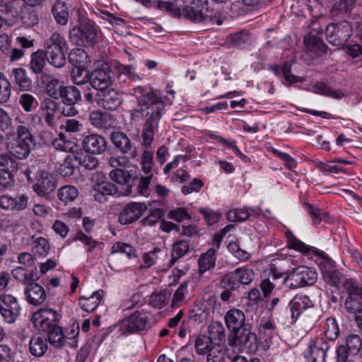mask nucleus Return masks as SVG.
<instances>
[{
    "label": "nucleus",
    "instance_id": "40",
    "mask_svg": "<svg viewBox=\"0 0 362 362\" xmlns=\"http://www.w3.org/2000/svg\"><path fill=\"white\" fill-rule=\"evenodd\" d=\"M47 338L51 345L57 348L62 347L65 344V337L62 328L57 325L47 330Z\"/></svg>",
    "mask_w": 362,
    "mask_h": 362
},
{
    "label": "nucleus",
    "instance_id": "38",
    "mask_svg": "<svg viewBox=\"0 0 362 362\" xmlns=\"http://www.w3.org/2000/svg\"><path fill=\"white\" fill-rule=\"evenodd\" d=\"M78 196V190L73 185H64L60 187L57 192L58 199L64 205L73 202Z\"/></svg>",
    "mask_w": 362,
    "mask_h": 362
},
{
    "label": "nucleus",
    "instance_id": "35",
    "mask_svg": "<svg viewBox=\"0 0 362 362\" xmlns=\"http://www.w3.org/2000/svg\"><path fill=\"white\" fill-rule=\"evenodd\" d=\"M110 179L120 185H125L128 192L132 187V175L128 170L123 169H113L110 173Z\"/></svg>",
    "mask_w": 362,
    "mask_h": 362
},
{
    "label": "nucleus",
    "instance_id": "64",
    "mask_svg": "<svg viewBox=\"0 0 362 362\" xmlns=\"http://www.w3.org/2000/svg\"><path fill=\"white\" fill-rule=\"evenodd\" d=\"M35 103V98L29 93H23L19 97V103L21 105L23 110L27 112L32 110Z\"/></svg>",
    "mask_w": 362,
    "mask_h": 362
},
{
    "label": "nucleus",
    "instance_id": "48",
    "mask_svg": "<svg viewBox=\"0 0 362 362\" xmlns=\"http://www.w3.org/2000/svg\"><path fill=\"white\" fill-rule=\"evenodd\" d=\"M324 332L326 337L329 340L334 341L338 337L339 327L335 318L328 317L327 319Z\"/></svg>",
    "mask_w": 362,
    "mask_h": 362
},
{
    "label": "nucleus",
    "instance_id": "30",
    "mask_svg": "<svg viewBox=\"0 0 362 362\" xmlns=\"http://www.w3.org/2000/svg\"><path fill=\"white\" fill-rule=\"evenodd\" d=\"M36 270V268L25 269L23 267H17L13 269L11 274L15 279L28 285L37 279Z\"/></svg>",
    "mask_w": 362,
    "mask_h": 362
},
{
    "label": "nucleus",
    "instance_id": "21",
    "mask_svg": "<svg viewBox=\"0 0 362 362\" xmlns=\"http://www.w3.org/2000/svg\"><path fill=\"white\" fill-rule=\"evenodd\" d=\"M168 255L165 250L156 247L152 251L144 254L142 258L141 267L144 268H149L155 264H158V267H163V269H168L165 262L168 259Z\"/></svg>",
    "mask_w": 362,
    "mask_h": 362
},
{
    "label": "nucleus",
    "instance_id": "42",
    "mask_svg": "<svg viewBox=\"0 0 362 362\" xmlns=\"http://www.w3.org/2000/svg\"><path fill=\"white\" fill-rule=\"evenodd\" d=\"M288 244L290 248L299 251L307 256L312 257L313 255H316L319 253L315 247L307 245L293 237L288 238Z\"/></svg>",
    "mask_w": 362,
    "mask_h": 362
},
{
    "label": "nucleus",
    "instance_id": "2",
    "mask_svg": "<svg viewBox=\"0 0 362 362\" xmlns=\"http://www.w3.org/2000/svg\"><path fill=\"white\" fill-rule=\"evenodd\" d=\"M144 89L138 87L135 90L138 105L131 110V119L139 122L145 118L144 125L158 128L165 110V103L155 90L143 93Z\"/></svg>",
    "mask_w": 362,
    "mask_h": 362
},
{
    "label": "nucleus",
    "instance_id": "6",
    "mask_svg": "<svg viewBox=\"0 0 362 362\" xmlns=\"http://www.w3.org/2000/svg\"><path fill=\"white\" fill-rule=\"evenodd\" d=\"M316 272L307 267H299L289 273L284 279L283 284L290 289L311 286L317 281Z\"/></svg>",
    "mask_w": 362,
    "mask_h": 362
},
{
    "label": "nucleus",
    "instance_id": "41",
    "mask_svg": "<svg viewBox=\"0 0 362 362\" xmlns=\"http://www.w3.org/2000/svg\"><path fill=\"white\" fill-rule=\"evenodd\" d=\"M320 267L325 281L330 282L334 285L339 282V273L330 262H321Z\"/></svg>",
    "mask_w": 362,
    "mask_h": 362
},
{
    "label": "nucleus",
    "instance_id": "33",
    "mask_svg": "<svg viewBox=\"0 0 362 362\" xmlns=\"http://www.w3.org/2000/svg\"><path fill=\"white\" fill-rule=\"evenodd\" d=\"M69 61L76 67L86 68L90 62L87 52L80 48L71 49L69 54Z\"/></svg>",
    "mask_w": 362,
    "mask_h": 362
},
{
    "label": "nucleus",
    "instance_id": "59",
    "mask_svg": "<svg viewBox=\"0 0 362 362\" xmlns=\"http://www.w3.org/2000/svg\"><path fill=\"white\" fill-rule=\"evenodd\" d=\"M356 3V0H337L333 8L341 13H347L353 9Z\"/></svg>",
    "mask_w": 362,
    "mask_h": 362
},
{
    "label": "nucleus",
    "instance_id": "28",
    "mask_svg": "<svg viewBox=\"0 0 362 362\" xmlns=\"http://www.w3.org/2000/svg\"><path fill=\"white\" fill-rule=\"evenodd\" d=\"M189 251V243L187 240L176 241L173 245L171 259L167 261V268L171 267L180 258L185 256Z\"/></svg>",
    "mask_w": 362,
    "mask_h": 362
},
{
    "label": "nucleus",
    "instance_id": "24",
    "mask_svg": "<svg viewBox=\"0 0 362 362\" xmlns=\"http://www.w3.org/2000/svg\"><path fill=\"white\" fill-rule=\"evenodd\" d=\"M24 293L27 301L33 305H40L46 300L47 296L44 288L33 281L26 285Z\"/></svg>",
    "mask_w": 362,
    "mask_h": 362
},
{
    "label": "nucleus",
    "instance_id": "22",
    "mask_svg": "<svg viewBox=\"0 0 362 362\" xmlns=\"http://www.w3.org/2000/svg\"><path fill=\"white\" fill-rule=\"evenodd\" d=\"M224 321L228 329L233 333L241 329L245 324V315L240 309L232 308L224 316Z\"/></svg>",
    "mask_w": 362,
    "mask_h": 362
},
{
    "label": "nucleus",
    "instance_id": "53",
    "mask_svg": "<svg viewBox=\"0 0 362 362\" xmlns=\"http://www.w3.org/2000/svg\"><path fill=\"white\" fill-rule=\"evenodd\" d=\"M187 293V284L186 283L182 284L173 294L172 306L177 307L183 303L185 301Z\"/></svg>",
    "mask_w": 362,
    "mask_h": 362
},
{
    "label": "nucleus",
    "instance_id": "1",
    "mask_svg": "<svg viewBox=\"0 0 362 362\" xmlns=\"http://www.w3.org/2000/svg\"><path fill=\"white\" fill-rule=\"evenodd\" d=\"M187 0H160L157 6L174 17H183L194 23L221 25L222 21L216 13L209 11L207 0H192L190 4L183 6Z\"/></svg>",
    "mask_w": 362,
    "mask_h": 362
},
{
    "label": "nucleus",
    "instance_id": "13",
    "mask_svg": "<svg viewBox=\"0 0 362 362\" xmlns=\"http://www.w3.org/2000/svg\"><path fill=\"white\" fill-rule=\"evenodd\" d=\"M29 202V197L25 194L12 196L5 194L0 196V208L12 214H18L25 210Z\"/></svg>",
    "mask_w": 362,
    "mask_h": 362
},
{
    "label": "nucleus",
    "instance_id": "25",
    "mask_svg": "<svg viewBox=\"0 0 362 362\" xmlns=\"http://www.w3.org/2000/svg\"><path fill=\"white\" fill-rule=\"evenodd\" d=\"M59 98L66 105H74L81 100V91L74 86H59Z\"/></svg>",
    "mask_w": 362,
    "mask_h": 362
},
{
    "label": "nucleus",
    "instance_id": "60",
    "mask_svg": "<svg viewBox=\"0 0 362 362\" xmlns=\"http://www.w3.org/2000/svg\"><path fill=\"white\" fill-rule=\"evenodd\" d=\"M209 333L214 336V337L221 340L225 337V328L221 322L218 321L212 322L209 326Z\"/></svg>",
    "mask_w": 362,
    "mask_h": 362
},
{
    "label": "nucleus",
    "instance_id": "57",
    "mask_svg": "<svg viewBox=\"0 0 362 362\" xmlns=\"http://www.w3.org/2000/svg\"><path fill=\"white\" fill-rule=\"evenodd\" d=\"M157 128L144 125L141 134L142 146L147 149L151 147V143L154 139L155 129Z\"/></svg>",
    "mask_w": 362,
    "mask_h": 362
},
{
    "label": "nucleus",
    "instance_id": "34",
    "mask_svg": "<svg viewBox=\"0 0 362 362\" xmlns=\"http://www.w3.org/2000/svg\"><path fill=\"white\" fill-rule=\"evenodd\" d=\"M89 120L90 124L98 129L107 128L111 124L112 116L100 111H93L90 113Z\"/></svg>",
    "mask_w": 362,
    "mask_h": 362
},
{
    "label": "nucleus",
    "instance_id": "46",
    "mask_svg": "<svg viewBox=\"0 0 362 362\" xmlns=\"http://www.w3.org/2000/svg\"><path fill=\"white\" fill-rule=\"evenodd\" d=\"M233 272L240 284L248 285L255 278L254 270L248 267H240L235 269Z\"/></svg>",
    "mask_w": 362,
    "mask_h": 362
},
{
    "label": "nucleus",
    "instance_id": "26",
    "mask_svg": "<svg viewBox=\"0 0 362 362\" xmlns=\"http://www.w3.org/2000/svg\"><path fill=\"white\" fill-rule=\"evenodd\" d=\"M48 349L47 339L44 336L34 335L29 341V352L31 355L40 357Z\"/></svg>",
    "mask_w": 362,
    "mask_h": 362
},
{
    "label": "nucleus",
    "instance_id": "16",
    "mask_svg": "<svg viewBox=\"0 0 362 362\" xmlns=\"http://www.w3.org/2000/svg\"><path fill=\"white\" fill-rule=\"evenodd\" d=\"M82 146L86 152L93 155H100L107 149V141L100 134H91L83 139Z\"/></svg>",
    "mask_w": 362,
    "mask_h": 362
},
{
    "label": "nucleus",
    "instance_id": "61",
    "mask_svg": "<svg viewBox=\"0 0 362 362\" xmlns=\"http://www.w3.org/2000/svg\"><path fill=\"white\" fill-rule=\"evenodd\" d=\"M163 212L159 209H156L151 211V213L144 218L141 223L142 226H153L162 217Z\"/></svg>",
    "mask_w": 362,
    "mask_h": 362
},
{
    "label": "nucleus",
    "instance_id": "51",
    "mask_svg": "<svg viewBox=\"0 0 362 362\" xmlns=\"http://www.w3.org/2000/svg\"><path fill=\"white\" fill-rule=\"evenodd\" d=\"M118 252L125 254L129 258L136 256V251L133 246L121 242L115 243L112 247V253Z\"/></svg>",
    "mask_w": 362,
    "mask_h": 362
},
{
    "label": "nucleus",
    "instance_id": "11",
    "mask_svg": "<svg viewBox=\"0 0 362 362\" xmlns=\"http://www.w3.org/2000/svg\"><path fill=\"white\" fill-rule=\"evenodd\" d=\"M57 187V182L53 174L47 171L38 172L33 191L40 197L48 198Z\"/></svg>",
    "mask_w": 362,
    "mask_h": 362
},
{
    "label": "nucleus",
    "instance_id": "10",
    "mask_svg": "<svg viewBox=\"0 0 362 362\" xmlns=\"http://www.w3.org/2000/svg\"><path fill=\"white\" fill-rule=\"evenodd\" d=\"M21 311L20 304L16 297L10 294L0 295V314L5 322H15Z\"/></svg>",
    "mask_w": 362,
    "mask_h": 362
},
{
    "label": "nucleus",
    "instance_id": "55",
    "mask_svg": "<svg viewBox=\"0 0 362 362\" xmlns=\"http://www.w3.org/2000/svg\"><path fill=\"white\" fill-rule=\"evenodd\" d=\"M33 249L40 256H45L49 250V245L47 239L40 237L33 241Z\"/></svg>",
    "mask_w": 362,
    "mask_h": 362
},
{
    "label": "nucleus",
    "instance_id": "44",
    "mask_svg": "<svg viewBox=\"0 0 362 362\" xmlns=\"http://www.w3.org/2000/svg\"><path fill=\"white\" fill-rule=\"evenodd\" d=\"M45 54L43 50L39 49L31 55V60L30 62V69L35 74L42 73L44 66H45Z\"/></svg>",
    "mask_w": 362,
    "mask_h": 362
},
{
    "label": "nucleus",
    "instance_id": "62",
    "mask_svg": "<svg viewBox=\"0 0 362 362\" xmlns=\"http://www.w3.org/2000/svg\"><path fill=\"white\" fill-rule=\"evenodd\" d=\"M63 128L68 133H78L82 130L83 124L76 119H67L64 122Z\"/></svg>",
    "mask_w": 362,
    "mask_h": 362
},
{
    "label": "nucleus",
    "instance_id": "17",
    "mask_svg": "<svg viewBox=\"0 0 362 362\" xmlns=\"http://www.w3.org/2000/svg\"><path fill=\"white\" fill-rule=\"evenodd\" d=\"M327 50V45L321 37L310 33L304 38V52L310 54L311 58L318 57Z\"/></svg>",
    "mask_w": 362,
    "mask_h": 362
},
{
    "label": "nucleus",
    "instance_id": "15",
    "mask_svg": "<svg viewBox=\"0 0 362 362\" xmlns=\"http://www.w3.org/2000/svg\"><path fill=\"white\" fill-rule=\"evenodd\" d=\"M114 78V74L109 67H103L94 70L89 80L92 87L103 92L109 89Z\"/></svg>",
    "mask_w": 362,
    "mask_h": 362
},
{
    "label": "nucleus",
    "instance_id": "29",
    "mask_svg": "<svg viewBox=\"0 0 362 362\" xmlns=\"http://www.w3.org/2000/svg\"><path fill=\"white\" fill-rule=\"evenodd\" d=\"M67 49H47L44 52L47 62L56 68L63 67L66 64L65 52Z\"/></svg>",
    "mask_w": 362,
    "mask_h": 362
},
{
    "label": "nucleus",
    "instance_id": "47",
    "mask_svg": "<svg viewBox=\"0 0 362 362\" xmlns=\"http://www.w3.org/2000/svg\"><path fill=\"white\" fill-rule=\"evenodd\" d=\"M11 95V86L6 76L0 72V103L8 102Z\"/></svg>",
    "mask_w": 362,
    "mask_h": 362
},
{
    "label": "nucleus",
    "instance_id": "52",
    "mask_svg": "<svg viewBox=\"0 0 362 362\" xmlns=\"http://www.w3.org/2000/svg\"><path fill=\"white\" fill-rule=\"evenodd\" d=\"M234 272L224 275L220 281V286L223 288L235 291L239 288L240 284Z\"/></svg>",
    "mask_w": 362,
    "mask_h": 362
},
{
    "label": "nucleus",
    "instance_id": "27",
    "mask_svg": "<svg viewBox=\"0 0 362 362\" xmlns=\"http://www.w3.org/2000/svg\"><path fill=\"white\" fill-rule=\"evenodd\" d=\"M40 79L41 82L45 86L47 95L50 96L52 100L58 99L59 86H61L59 79L56 76L47 73H42Z\"/></svg>",
    "mask_w": 362,
    "mask_h": 362
},
{
    "label": "nucleus",
    "instance_id": "18",
    "mask_svg": "<svg viewBox=\"0 0 362 362\" xmlns=\"http://www.w3.org/2000/svg\"><path fill=\"white\" fill-rule=\"evenodd\" d=\"M98 104L108 110H117L122 102V95L114 88H109L97 94Z\"/></svg>",
    "mask_w": 362,
    "mask_h": 362
},
{
    "label": "nucleus",
    "instance_id": "8",
    "mask_svg": "<svg viewBox=\"0 0 362 362\" xmlns=\"http://www.w3.org/2000/svg\"><path fill=\"white\" fill-rule=\"evenodd\" d=\"M352 34V26L347 21L327 25L325 35L327 41L334 45H343Z\"/></svg>",
    "mask_w": 362,
    "mask_h": 362
},
{
    "label": "nucleus",
    "instance_id": "3",
    "mask_svg": "<svg viewBox=\"0 0 362 362\" xmlns=\"http://www.w3.org/2000/svg\"><path fill=\"white\" fill-rule=\"evenodd\" d=\"M16 134L15 143L11 144V146L6 144L8 152L0 153V167L13 165L15 163L14 158L18 160L27 158L35 146L34 136L24 122L19 121Z\"/></svg>",
    "mask_w": 362,
    "mask_h": 362
},
{
    "label": "nucleus",
    "instance_id": "5",
    "mask_svg": "<svg viewBox=\"0 0 362 362\" xmlns=\"http://www.w3.org/2000/svg\"><path fill=\"white\" fill-rule=\"evenodd\" d=\"M195 352L206 356V362H223L224 354L220 346L214 343L211 337L200 334L194 339Z\"/></svg>",
    "mask_w": 362,
    "mask_h": 362
},
{
    "label": "nucleus",
    "instance_id": "56",
    "mask_svg": "<svg viewBox=\"0 0 362 362\" xmlns=\"http://www.w3.org/2000/svg\"><path fill=\"white\" fill-rule=\"evenodd\" d=\"M168 217L177 222H182L185 220L191 218V216L188 213L187 210L184 207H177L175 209L170 210L168 214Z\"/></svg>",
    "mask_w": 362,
    "mask_h": 362
},
{
    "label": "nucleus",
    "instance_id": "49",
    "mask_svg": "<svg viewBox=\"0 0 362 362\" xmlns=\"http://www.w3.org/2000/svg\"><path fill=\"white\" fill-rule=\"evenodd\" d=\"M362 346V339L358 334H351L346 337V347L349 354L356 355Z\"/></svg>",
    "mask_w": 362,
    "mask_h": 362
},
{
    "label": "nucleus",
    "instance_id": "9",
    "mask_svg": "<svg viewBox=\"0 0 362 362\" xmlns=\"http://www.w3.org/2000/svg\"><path fill=\"white\" fill-rule=\"evenodd\" d=\"M59 314L52 308H41L33 313L32 321L34 327L40 331L46 332L57 326Z\"/></svg>",
    "mask_w": 362,
    "mask_h": 362
},
{
    "label": "nucleus",
    "instance_id": "45",
    "mask_svg": "<svg viewBox=\"0 0 362 362\" xmlns=\"http://www.w3.org/2000/svg\"><path fill=\"white\" fill-rule=\"evenodd\" d=\"M45 50L47 49H68L65 38L58 33H54L46 40L45 43Z\"/></svg>",
    "mask_w": 362,
    "mask_h": 362
},
{
    "label": "nucleus",
    "instance_id": "54",
    "mask_svg": "<svg viewBox=\"0 0 362 362\" xmlns=\"http://www.w3.org/2000/svg\"><path fill=\"white\" fill-rule=\"evenodd\" d=\"M312 91L317 94L328 95L335 98H339L342 96V93H337L335 91L331 90L326 84L320 82L313 86Z\"/></svg>",
    "mask_w": 362,
    "mask_h": 362
},
{
    "label": "nucleus",
    "instance_id": "43",
    "mask_svg": "<svg viewBox=\"0 0 362 362\" xmlns=\"http://www.w3.org/2000/svg\"><path fill=\"white\" fill-rule=\"evenodd\" d=\"M52 13L59 24L64 25L67 23L69 11L64 2L57 1L52 7Z\"/></svg>",
    "mask_w": 362,
    "mask_h": 362
},
{
    "label": "nucleus",
    "instance_id": "12",
    "mask_svg": "<svg viewBox=\"0 0 362 362\" xmlns=\"http://www.w3.org/2000/svg\"><path fill=\"white\" fill-rule=\"evenodd\" d=\"M329 348L328 342L323 338H316L310 341L303 354L308 362H325Z\"/></svg>",
    "mask_w": 362,
    "mask_h": 362
},
{
    "label": "nucleus",
    "instance_id": "32",
    "mask_svg": "<svg viewBox=\"0 0 362 362\" xmlns=\"http://www.w3.org/2000/svg\"><path fill=\"white\" fill-rule=\"evenodd\" d=\"M103 298V291H97L90 297L82 296L79 299V305L82 310L90 313L93 311L100 303Z\"/></svg>",
    "mask_w": 362,
    "mask_h": 362
},
{
    "label": "nucleus",
    "instance_id": "63",
    "mask_svg": "<svg viewBox=\"0 0 362 362\" xmlns=\"http://www.w3.org/2000/svg\"><path fill=\"white\" fill-rule=\"evenodd\" d=\"M169 298L170 295L167 292L154 293L151 296L152 304L154 307L161 308L168 303Z\"/></svg>",
    "mask_w": 362,
    "mask_h": 362
},
{
    "label": "nucleus",
    "instance_id": "58",
    "mask_svg": "<svg viewBox=\"0 0 362 362\" xmlns=\"http://www.w3.org/2000/svg\"><path fill=\"white\" fill-rule=\"evenodd\" d=\"M15 184L14 175L7 169H0V185L11 188Z\"/></svg>",
    "mask_w": 362,
    "mask_h": 362
},
{
    "label": "nucleus",
    "instance_id": "19",
    "mask_svg": "<svg viewBox=\"0 0 362 362\" xmlns=\"http://www.w3.org/2000/svg\"><path fill=\"white\" fill-rule=\"evenodd\" d=\"M60 105L52 98H45L40 103L42 115L46 124L49 127H55L57 122V110Z\"/></svg>",
    "mask_w": 362,
    "mask_h": 362
},
{
    "label": "nucleus",
    "instance_id": "14",
    "mask_svg": "<svg viewBox=\"0 0 362 362\" xmlns=\"http://www.w3.org/2000/svg\"><path fill=\"white\" fill-rule=\"evenodd\" d=\"M146 209L147 206L144 203H128L120 211L118 221L123 225L132 223L141 217Z\"/></svg>",
    "mask_w": 362,
    "mask_h": 362
},
{
    "label": "nucleus",
    "instance_id": "36",
    "mask_svg": "<svg viewBox=\"0 0 362 362\" xmlns=\"http://www.w3.org/2000/svg\"><path fill=\"white\" fill-rule=\"evenodd\" d=\"M216 250L211 248L202 254L199 259V272L200 274L210 270L215 267L216 257Z\"/></svg>",
    "mask_w": 362,
    "mask_h": 362
},
{
    "label": "nucleus",
    "instance_id": "50",
    "mask_svg": "<svg viewBox=\"0 0 362 362\" xmlns=\"http://www.w3.org/2000/svg\"><path fill=\"white\" fill-rule=\"evenodd\" d=\"M226 217L230 222H242L250 217V213L245 209H233L227 212Z\"/></svg>",
    "mask_w": 362,
    "mask_h": 362
},
{
    "label": "nucleus",
    "instance_id": "31",
    "mask_svg": "<svg viewBox=\"0 0 362 362\" xmlns=\"http://www.w3.org/2000/svg\"><path fill=\"white\" fill-rule=\"evenodd\" d=\"M76 158L73 155L65 153L62 163L57 162L55 169L63 177L71 176L75 168Z\"/></svg>",
    "mask_w": 362,
    "mask_h": 362
},
{
    "label": "nucleus",
    "instance_id": "7",
    "mask_svg": "<svg viewBox=\"0 0 362 362\" xmlns=\"http://www.w3.org/2000/svg\"><path fill=\"white\" fill-rule=\"evenodd\" d=\"M118 326L122 334L145 331L149 327L148 313L143 309L136 310L129 317L122 320Z\"/></svg>",
    "mask_w": 362,
    "mask_h": 362
},
{
    "label": "nucleus",
    "instance_id": "4",
    "mask_svg": "<svg viewBox=\"0 0 362 362\" xmlns=\"http://www.w3.org/2000/svg\"><path fill=\"white\" fill-rule=\"evenodd\" d=\"M229 345L240 352H255L258 349L256 334L252 331L250 324L245 325L241 329L232 334Z\"/></svg>",
    "mask_w": 362,
    "mask_h": 362
},
{
    "label": "nucleus",
    "instance_id": "37",
    "mask_svg": "<svg viewBox=\"0 0 362 362\" xmlns=\"http://www.w3.org/2000/svg\"><path fill=\"white\" fill-rule=\"evenodd\" d=\"M16 85L22 91H28L32 88V81L28 76L25 69L22 68L14 69L12 71Z\"/></svg>",
    "mask_w": 362,
    "mask_h": 362
},
{
    "label": "nucleus",
    "instance_id": "23",
    "mask_svg": "<svg viewBox=\"0 0 362 362\" xmlns=\"http://www.w3.org/2000/svg\"><path fill=\"white\" fill-rule=\"evenodd\" d=\"M291 318L296 320L306 310L313 308V303L306 295H296L288 304Z\"/></svg>",
    "mask_w": 362,
    "mask_h": 362
},
{
    "label": "nucleus",
    "instance_id": "39",
    "mask_svg": "<svg viewBox=\"0 0 362 362\" xmlns=\"http://www.w3.org/2000/svg\"><path fill=\"white\" fill-rule=\"evenodd\" d=\"M111 140L113 144L123 153H128L132 149L130 139L123 132H116L112 133Z\"/></svg>",
    "mask_w": 362,
    "mask_h": 362
},
{
    "label": "nucleus",
    "instance_id": "20",
    "mask_svg": "<svg viewBox=\"0 0 362 362\" xmlns=\"http://www.w3.org/2000/svg\"><path fill=\"white\" fill-rule=\"evenodd\" d=\"M95 36L96 29L89 23L81 24L78 28L74 27L69 32L70 40L76 43H78V37L83 42H93Z\"/></svg>",
    "mask_w": 362,
    "mask_h": 362
}]
</instances>
